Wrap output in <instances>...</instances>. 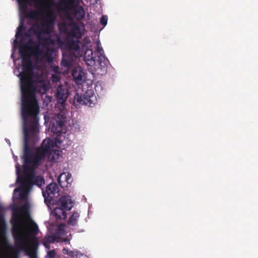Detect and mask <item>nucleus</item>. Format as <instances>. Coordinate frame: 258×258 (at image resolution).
<instances>
[{"mask_svg": "<svg viewBox=\"0 0 258 258\" xmlns=\"http://www.w3.org/2000/svg\"><path fill=\"white\" fill-rule=\"evenodd\" d=\"M27 110L25 113L21 111V115L24 124V159L23 168L25 171L29 170L28 166L37 167L40 164V162L43 160L48 152L46 149L38 148L34 154L30 145H35L39 140L38 114L39 108Z\"/></svg>", "mask_w": 258, "mask_h": 258, "instance_id": "f257e3e1", "label": "nucleus"}, {"mask_svg": "<svg viewBox=\"0 0 258 258\" xmlns=\"http://www.w3.org/2000/svg\"><path fill=\"white\" fill-rule=\"evenodd\" d=\"M28 213V208L26 205H22L13 210L12 218L13 235L18 248L26 252L29 258H37L39 243L36 236L39 231L38 225L31 220L28 226V232L26 233L23 229L21 214L25 215Z\"/></svg>", "mask_w": 258, "mask_h": 258, "instance_id": "f03ea898", "label": "nucleus"}, {"mask_svg": "<svg viewBox=\"0 0 258 258\" xmlns=\"http://www.w3.org/2000/svg\"><path fill=\"white\" fill-rule=\"evenodd\" d=\"M23 71L19 73L20 87L22 93L21 111L25 113L28 110L39 108L35 97L36 90L33 79L34 73L32 61L24 50H20Z\"/></svg>", "mask_w": 258, "mask_h": 258, "instance_id": "7ed1b4c3", "label": "nucleus"}, {"mask_svg": "<svg viewBox=\"0 0 258 258\" xmlns=\"http://www.w3.org/2000/svg\"><path fill=\"white\" fill-rule=\"evenodd\" d=\"M54 21V12L51 10L45 16L42 23V27L39 24H36L31 27L30 30L36 36L38 40H40L41 39V35L43 33L49 34L50 33Z\"/></svg>", "mask_w": 258, "mask_h": 258, "instance_id": "20e7f679", "label": "nucleus"}, {"mask_svg": "<svg viewBox=\"0 0 258 258\" xmlns=\"http://www.w3.org/2000/svg\"><path fill=\"white\" fill-rule=\"evenodd\" d=\"M99 42L97 43V47L95 51L91 49H87L84 53V58L88 66H92L96 62L100 63L105 59L103 48L99 46Z\"/></svg>", "mask_w": 258, "mask_h": 258, "instance_id": "39448f33", "label": "nucleus"}, {"mask_svg": "<svg viewBox=\"0 0 258 258\" xmlns=\"http://www.w3.org/2000/svg\"><path fill=\"white\" fill-rule=\"evenodd\" d=\"M96 97L94 95L93 91L88 90L83 95H79L77 94L74 97V104L76 106L79 105H85L91 107L92 105L95 104Z\"/></svg>", "mask_w": 258, "mask_h": 258, "instance_id": "423d86ee", "label": "nucleus"}, {"mask_svg": "<svg viewBox=\"0 0 258 258\" xmlns=\"http://www.w3.org/2000/svg\"><path fill=\"white\" fill-rule=\"evenodd\" d=\"M20 171V169L18 166H17L16 171L18 174L17 180L21 183V191L22 192H25L26 190L30 189L32 187V185H34V175L33 174H31L26 176L25 174L24 176L21 177L19 175Z\"/></svg>", "mask_w": 258, "mask_h": 258, "instance_id": "0eeeda50", "label": "nucleus"}, {"mask_svg": "<svg viewBox=\"0 0 258 258\" xmlns=\"http://www.w3.org/2000/svg\"><path fill=\"white\" fill-rule=\"evenodd\" d=\"M69 94L68 90L65 86L59 85L56 89L54 95L57 103V105H59L60 106H64Z\"/></svg>", "mask_w": 258, "mask_h": 258, "instance_id": "6e6552de", "label": "nucleus"}, {"mask_svg": "<svg viewBox=\"0 0 258 258\" xmlns=\"http://www.w3.org/2000/svg\"><path fill=\"white\" fill-rule=\"evenodd\" d=\"M76 0H59L56 5V7L58 11L68 13L72 10Z\"/></svg>", "mask_w": 258, "mask_h": 258, "instance_id": "1a4fd4ad", "label": "nucleus"}, {"mask_svg": "<svg viewBox=\"0 0 258 258\" xmlns=\"http://www.w3.org/2000/svg\"><path fill=\"white\" fill-rule=\"evenodd\" d=\"M84 29V25L82 22H80L79 23H74L69 32V35L72 38L79 39L83 36L82 30Z\"/></svg>", "mask_w": 258, "mask_h": 258, "instance_id": "9d476101", "label": "nucleus"}, {"mask_svg": "<svg viewBox=\"0 0 258 258\" xmlns=\"http://www.w3.org/2000/svg\"><path fill=\"white\" fill-rule=\"evenodd\" d=\"M54 48L42 47L40 49L39 47L37 48V53L42 55L49 63L52 62L53 60V54L54 52Z\"/></svg>", "mask_w": 258, "mask_h": 258, "instance_id": "9b49d317", "label": "nucleus"}, {"mask_svg": "<svg viewBox=\"0 0 258 258\" xmlns=\"http://www.w3.org/2000/svg\"><path fill=\"white\" fill-rule=\"evenodd\" d=\"M80 44H81V43L79 39H77L76 41L71 40L68 43V47L71 52L73 53V55L76 57H79L82 53Z\"/></svg>", "mask_w": 258, "mask_h": 258, "instance_id": "f8f14e48", "label": "nucleus"}, {"mask_svg": "<svg viewBox=\"0 0 258 258\" xmlns=\"http://www.w3.org/2000/svg\"><path fill=\"white\" fill-rule=\"evenodd\" d=\"M56 205L67 211L70 210L73 206L71 197L68 196L60 197L57 201Z\"/></svg>", "mask_w": 258, "mask_h": 258, "instance_id": "ddd939ff", "label": "nucleus"}, {"mask_svg": "<svg viewBox=\"0 0 258 258\" xmlns=\"http://www.w3.org/2000/svg\"><path fill=\"white\" fill-rule=\"evenodd\" d=\"M66 110L64 106H60V112L56 114V125L60 128L63 125L66 119Z\"/></svg>", "mask_w": 258, "mask_h": 258, "instance_id": "4468645a", "label": "nucleus"}, {"mask_svg": "<svg viewBox=\"0 0 258 258\" xmlns=\"http://www.w3.org/2000/svg\"><path fill=\"white\" fill-rule=\"evenodd\" d=\"M72 10H73L75 18L81 22L85 16V12L84 8L82 6H76L75 7L73 6Z\"/></svg>", "mask_w": 258, "mask_h": 258, "instance_id": "2eb2a0df", "label": "nucleus"}, {"mask_svg": "<svg viewBox=\"0 0 258 258\" xmlns=\"http://www.w3.org/2000/svg\"><path fill=\"white\" fill-rule=\"evenodd\" d=\"M83 75L84 72L81 68L76 67L74 68L72 76L77 84H80L82 81Z\"/></svg>", "mask_w": 258, "mask_h": 258, "instance_id": "dca6fc26", "label": "nucleus"}, {"mask_svg": "<svg viewBox=\"0 0 258 258\" xmlns=\"http://www.w3.org/2000/svg\"><path fill=\"white\" fill-rule=\"evenodd\" d=\"M67 210L64 209L57 206V207L54 209L53 213L56 220H64L67 218Z\"/></svg>", "mask_w": 258, "mask_h": 258, "instance_id": "f3484780", "label": "nucleus"}, {"mask_svg": "<svg viewBox=\"0 0 258 258\" xmlns=\"http://www.w3.org/2000/svg\"><path fill=\"white\" fill-rule=\"evenodd\" d=\"M59 191V187L58 185L55 182H52L48 184L46 188V192L47 194L50 195H55Z\"/></svg>", "mask_w": 258, "mask_h": 258, "instance_id": "a211bd4d", "label": "nucleus"}, {"mask_svg": "<svg viewBox=\"0 0 258 258\" xmlns=\"http://www.w3.org/2000/svg\"><path fill=\"white\" fill-rule=\"evenodd\" d=\"M52 146V141L50 139H46L43 141L40 147L43 148L44 149H46V151L49 152V151H51Z\"/></svg>", "mask_w": 258, "mask_h": 258, "instance_id": "6ab92c4d", "label": "nucleus"}, {"mask_svg": "<svg viewBox=\"0 0 258 258\" xmlns=\"http://www.w3.org/2000/svg\"><path fill=\"white\" fill-rule=\"evenodd\" d=\"M79 217V213L77 212H74L70 217L68 222V224L71 226H75L77 224V220Z\"/></svg>", "mask_w": 258, "mask_h": 258, "instance_id": "aec40b11", "label": "nucleus"}, {"mask_svg": "<svg viewBox=\"0 0 258 258\" xmlns=\"http://www.w3.org/2000/svg\"><path fill=\"white\" fill-rule=\"evenodd\" d=\"M48 158L52 162H56L59 158V150H51L48 152Z\"/></svg>", "mask_w": 258, "mask_h": 258, "instance_id": "412c9836", "label": "nucleus"}, {"mask_svg": "<svg viewBox=\"0 0 258 258\" xmlns=\"http://www.w3.org/2000/svg\"><path fill=\"white\" fill-rule=\"evenodd\" d=\"M43 40V42L41 43L42 47L52 48L53 47L55 43L54 40L50 37L44 38Z\"/></svg>", "mask_w": 258, "mask_h": 258, "instance_id": "4be33fe9", "label": "nucleus"}, {"mask_svg": "<svg viewBox=\"0 0 258 258\" xmlns=\"http://www.w3.org/2000/svg\"><path fill=\"white\" fill-rule=\"evenodd\" d=\"M39 14V12L31 10L27 14L26 17L31 20H35L38 19Z\"/></svg>", "mask_w": 258, "mask_h": 258, "instance_id": "5701e85b", "label": "nucleus"}, {"mask_svg": "<svg viewBox=\"0 0 258 258\" xmlns=\"http://www.w3.org/2000/svg\"><path fill=\"white\" fill-rule=\"evenodd\" d=\"M64 177L65 178V181L68 183V180L70 179V178L66 176V174L65 173H61L60 176L57 178V181L59 184V185L62 187H64V186H67V185H65L63 181H61V179Z\"/></svg>", "mask_w": 258, "mask_h": 258, "instance_id": "b1692460", "label": "nucleus"}, {"mask_svg": "<svg viewBox=\"0 0 258 258\" xmlns=\"http://www.w3.org/2000/svg\"><path fill=\"white\" fill-rule=\"evenodd\" d=\"M71 64L72 61L69 57H66L64 55H63L61 60V65L63 67L68 68L71 66Z\"/></svg>", "mask_w": 258, "mask_h": 258, "instance_id": "393cba45", "label": "nucleus"}, {"mask_svg": "<svg viewBox=\"0 0 258 258\" xmlns=\"http://www.w3.org/2000/svg\"><path fill=\"white\" fill-rule=\"evenodd\" d=\"M33 183L34 184L37 185L40 187L42 184L44 183V179L41 176H37L34 179H33Z\"/></svg>", "mask_w": 258, "mask_h": 258, "instance_id": "a878e982", "label": "nucleus"}, {"mask_svg": "<svg viewBox=\"0 0 258 258\" xmlns=\"http://www.w3.org/2000/svg\"><path fill=\"white\" fill-rule=\"evenodd\" d=\"M54 240V238L52 236H48V238H45L43 241V244L44 246L47 249L50 248V243L53 242Z\"/></svg>", "mask_w": 258, "mask_h": 258, "instance_id": "bb28decb", "label": "nucleus"}, {"mask_svg": "<svg viewBox=\"0 0 258 258\" xmlns=\"http://www.w3.org/2000/svg\"><path fill=\"white\" fill-rule=\"evenodd\" d=\"M47 195L46 196V193L43 191V196L44 198V202L45 204L48 206L49 204H51L52 201V197L50 196V195L49 194H47Z\"/></svg>", "mask_w": 258, "mask_h": 258, "instance_id": "cd10ccee", "label": "nucleus"}, {"mask_svg": "<svg viewBox=\"0 0 258 258\" xmlns=\"http://www.w3.org/2000/svg\"><path fill=\"white\" fill-rule=\"evenodd\" d=\"M25 30V27L23 25L20 26L16 32V37L17 38L20 36H21L23 34V31Z\"/></svg>", "mask_w": 258, "mask_h": 258, "instance_id": "c85d7f7f", "label": "nucleus"}, {"mask_svg": "<svg viewBox=\"0 0 258 258\" xmlns=\"http://www.w3.org/2000/svg\"><path fill=\"white\" fill-rule=\"evenodd\" d=\"M107 16H105V15H103L102 16V17H101V19H100V24L105 26L107 23Z\"/></svg>", "mask_w": 258, "mask_h": 258, "instance_id": "c756f323", "label": "nucleus"}, {"mask_svg": "<svg viewBox=\"0 0 258 258\" xmlns=\"http://www.w3.org/2000/svg\"><path fill=\"white\" fill-rule=\"evenodd\" d=\"M56 254L55 250H49L47 251L46 256L48 258H54Z\"/></svg>", "mask_w": 258, "mask_h": 258, "instance_id": "7c9ffc66", "label": "nucleus"}, {"mask_svg": "<svg viewBox=\"0 0 258 258\" xmlns=\"http://www.w3.org/2000/svg\"><path fill=\"white\" fill-rule=\"evenodd\" d=\"M51 81L53 83L58 82L60 81V77L57 75H52L51 76Z\"/></svg>", "mask_w": 258, "mask_h": 258, "instance_id": "2f4dec72", "label": "nucleus"}, {"mask_svg": "<svg viewBox=\"0 0 258 258\" xmlns=\"http://www.w3.org/2000/svg\"><path fill=\"white\" fill-rule=\"evenodd\" d=\"M4 224V220L3 217L0 214V228L3 226Z\"/></svg>", "mask_w": 258, "mask_h": 258, "instance_id": "473e14b6", "label": "nucleus"}, {"mask_svg": "<svg viewBox=\"0 0 258 258\" xmlns=\"http://www.w3.org/2000/svg\"><path fill=\"white\" fill-rule=\"evenodd\" d=\"M62 252L63 254H69L68 250L65 248H64L62 250Z\"/></svg>", "mask_w": 258, "mask_h": 258, "instance_id": "72a5a7b5", "label": "nucleus"}, {"mask_svg": "<svg viewBox=\"0 0 258 258\" xmlns=\"http://www.w3.org/2000/svg\"><path fill=\"white\" fill-rule=\"evenodd\" d=\"M13 258H19L18 255L17 254V255H15V256H14Z\"/></svg>", "mask_w": 258, "mask_h": 258, "instance_id": "f704fd0d", "label": "nucleus"}, {"mask_svg": "<svg viewBox=\"0 0 258 258\" xmlns=\"http://www.w3.org/2000/svg\"><path fill=\"white\" fill-rule=\"evenodd\" d=\"M48 1L49 2H53V1H54V0H48Z\"/></svg>", "mask_w": 258, "mask_h": 258, "instance_id": "c9c22d12", "label": "nucleus"}, {"mask_svg": "<svg viewBox=\"0 0 258 258\" xmlns=\"http://www.w3.org/2000/svg\"><path fill=\"white\" fill-rule=\"evenodd\" d=\"M25 36H28V34H27V33H25Z\"/></svg>", "mask_w": 258, "mask_h": 258, "instance_id": "e433bc0d", "label": "nucleus"}, {"mask_svg": "<svg viewBox=\"0 0 258 258\" xmlns=\"http://www.w3.org/2000/svg\"><path fill=\"white\" fill-rule=\"evenodd\" d=\"M17 190V188H15V190H14V191H16Z\"/></svg>", "mask_w": 258, "mask_h": 258, "instance_id": "4c0bfd02", "label": "nucleus"}]
</instances>
